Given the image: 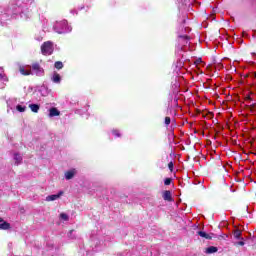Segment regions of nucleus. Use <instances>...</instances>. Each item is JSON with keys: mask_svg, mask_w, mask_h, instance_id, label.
Segmentation results:
<instances>
[{"mask_svg": "<svg viewBox=\"0 0 256 256\" xmlns=\"http://www.w3.org/2000/svg\"><path fill=\"white\" fill-rule=\"evenodd\" d=\"M31 70H26L25 67H20L19 71L21 75H37L38 77H41L44 73L43 68L39 65V63H34L32 66H28Z\"/></svg>", "mask_w": 256, "mask_h": 256, "instance_id": "nucleus-1", "label": "nucleus"}, {"mask_svg": "<svg viewBox=\"0 0 256 256\" xmlns=\"http://www.w3.org/2000/svg\"><path fill=\"white\" fill-rule=\"evenodd\" d=\"M54 31L59 34L71 33L72 28L67 24V20H63L56 23V25L54 26Z\"/></svg>", "mask_w": 256, "mask_h": 256, "instance_id": "nucleus-2", "label": "nucleus"}, {"mask_svg": "<svg viewBox=\"0 0 256 256\" xmlns=\"http://www.w3.org/2000/svg\"><path fill=\"white\" fill-rule=\"evenodd\" d=\"M41 52L43 55H51L53 53V43L45 42L41 46Z\"/></svg>", "mask_w": 256, "mask_h": 256, "instance_id": "nucleus-3", "label": "nucleus"}, {"mask_svg": "<svg viewBox=\"0 0 256 256\" xmlns=\"http://www.w3.org/2000/svg\"><path fill=\"white\" fill-rule=\"evenodd\" d=\"M162 197L164 199V201H173V196L171 195V191L169 190H165L162 194Z\"/></svg>", "mask_w": 256, "mask_h": 256, "instance_id": "nucleus-4", "label": "nucleus"}, {"mask_svg": "<svg viewBox=\"0 0 256 256\" xmlns=\"http://www.w3.org/2000/svg\"><path fill=\"white\" fill-rule=\"evenodd\" d=\"M63 195V191L59 192L58 194L49 195L46 197V201H57Z\"/></svg>", "mask_w": 256, "mask_h": 256, "instance_id": "nucleus-5", "label": "nucleus"}, {"mask_svg": "<svg viewBox=\"0 0 256 256\" xmlns=\"http://www.w3.org/2000/svg\"><path fill=\"white\" fill-rule=\"evenodd\" d=\"M77 173V171L75 169L69 170L65 173V179H67V181L73 179L75 177V174Z\"/></svg>", "mask_w": 256, "mask_h": 256, "instance_id": "nucleus-6", "label": "nucleus"}, {"mask_svg": "<svg viewBox=\"0 0 256 256\" xmlns=\"http://www.w3.org/2000/svg\"><path fill=\"white\" fill-rule=\"evenodd\" d=\"M59 115H61V112H59V110H57V108L50 109V113H49L50 117H59Z\"/></svg>", "mask_w": 256, "mask_h": 256, "instance_id": "nucleus-7", "label": "nucleus"}, {"mask_svg": "<svg viewBox=\"0 0 256 256\" xmlns=\"http://www.w3.org/2000/svg\"><path fill=\"white\" fill-rule=\"evenodd\" d=\"M14 161L15 165H21V163L23 162V157L20 156V154H14Z\"/></svg>", "mask_w": 256, "mask_h": 256, "instance_id": "nucleus-8", "label": "nucleus"}, {"mask_svg": "<svg viewBox=\"0 0 256 256\" xmlns=\"http://www.w3.org/2000/svg\"><path fill=\"white\" fill-rule=\"evenodd\" d=\"M0 229L7 231V229H11V224L2 220V223H0Z\"/></svg>", "mask_w": 256, "mask_h": 256, "instance_id": "nucleus-9", "label": "nucleus"}, {"mask_svg": "<svg viewBox=\"0 0 256 256\" xmlns=\"http://www.w3.org/2000/svg\"><path fill=\"white\" fill-rule=\"evenodd\" d=\"M217 251H219V249L215 246H210L208 248H206L205 253H208L209 255H211V253H217Z\"/></svg>", "mask_w": 256, "mask_h": 256, "instance_id": "nucleus-10", "label": "nucleus"}, {"mask_svg": "<svg viewBox=\"0 0 256 256\" xmlns=\"http://www.w3.org/2000/svg\"><path fill=\"white\" fill-rule=\"evenodd\" d=\"M241 234H242V232L239 229H235L233 231L234 238L235 239H241V241H243V238H241Z\"/></svg>", "mask_w": 256, "mask_h": 256, "instance_id": "nucleus-11", "label": "nucleus"}, {"mask_svg": "<svg viewBox=\"0 0 256 256\" xmlns=\"http://www.w3.org/2000/svg\"><path fill=\"white\" fill-rule=\"evenodd\" d=\"M53 83H61V76L57 73H54L52 76Z\"/></svg>", "mask_w": 256, "mask_h": 256, "instance_id": "nucleus-12", "label": "nucleus"}, {"mask_svg": "<svg viewBox=\"0 0 256 256\" xmlns=\"http://www.w3.org/2000/svg\"><path fill=\"white\" fill-rule=\"evenodd\" d=\"M29 108L31 109V111L33 113H39V105H37V104H30Z\"/></svg>", "mask_w": 256, "mask_h": 256, "instance_id": "nucleus-13", "label": "nucleus"}, {"mask_svg": "<svg viewBox=\"0 0 256 256\" xmlns=\"http://www.w3.org/2000/svg\"><path fill=\"white\" fill-rule=\"evenodd\" d=\"M198 235L204 239H212L211 235L207 234V232L199 231Z\"/></svg>", "mask_w": 256, "mask_h": 256, "instance_id": "nucleus-14", "label": "nucleus"}, {"mask_svg": "<svg viewBox=\"0 0 256 256\" xmlns=\"http://www.w3.org/2000/svg\"><path fill=\"white\" fill-rule=\"evenodd\" d=\"M16 109H17V111H19V113H25V110L27 109V107L21 106V105H17Z\"/></svg>", "mask_w": 256, "mask_h": 256, "instance_id": "nucleus-15", "label": "nucleus"}, {"mask_svg": "<svg viewBox=\"0 0 256 256\" xmlns=\"http://www.w3.org/2000/svg\"><path fill=\"white\" fill-rule=\"evenodd\" d=\"M54 67L56 69H63V62H61V61L55 62Z\"/></svg>", "mask_w": 256, "mask_h": 256, "instance_id": "nucleus-16", "label": "nucleus"}, {"mask_svg": "<svg viewBox=\"0 0 256 256\" xmlns=\"http://www.w3.org/2000/svg\"><path fill=\"white\" fill-rule=\"evenodd\" d=\"M60 218H62L63 221H69V216L67 214H65V213H61L60 214Z\"/></svg>", "mask_w": 256, "mask_h": 256, "instance_id": "nucleus-17", "label": "nucleus"}, {"mask_svg": "<svg viewBox=\"0 0 256 256\" xmlns=\"http://www.w3.org/2000/svg\"><path fill=\"white\" fill-rule=\"evenodd\" d=\"M173 180L171 179V178H166L165 180H164V185H171V182H172Z\"/></svg>", "mask_w": 256, "mask_h": 256, "instance_id": "nucleus-18", "label": "nucleus"}, {"mask_svg": "<svg viewBox=\"0 0 256 256\" xmlns=\"http://www.w3.org/2000/svg\"><path fill=\"white\" fill-rule=\"evenodd\" d=\"M171 124V118L170 117H166L165 118V125H170Z\"/></svg>", "mask_w": 256, "mask_h": 256, "instance_id": "nucleus-19", "label": "nucleus"}, {"mask_svg": "<svg viewBox=\"0 0 256 256\" xmlns=\"http://www.w3.org/2000/svg\"><path fill=\"white\" fill-rule=\"evenodd\" d=\"M73 231H74V230H70L69 233H68V237H69L70 239H75V237L73 236Z\"/></svg>", "mask_w": 256, "mask_h": 256, "instance_id": "nucleus-20", "label": "nucleus"}, {"mask_svg": "<svg viewBox=\"0 0 256 256\" xmlns=\"http://www.w3.org/2000/svg\"><path fill=\"white\" fill-rule=\"evenodd\" d=\"M236 245H240V247H243V245H245V242L244 241H239L236 243Z\"/></svg>", "mask_w": 256, "mask_h": 256, "instance_id": "nucleus-21", "label": "nucleus"}, {"mask_svg": "<svg viewBox=\"0 0 256 256\" xmlns=\"http://www.w3.org/2000/svg\"><path fill=\"white\" fill-rule=\"evenodd\" d=\"M113 134L116 135V137H120L119 131H117V130H114V131H113Z\"/></svg>", "mask_w": 256, "mask_h": 256, "instance_id": "nucleus-22", "label": "nucleus"}, {"mask_svg": "<svg viewBox=\"0 0 256 256\" xmlns=\"http://www.w3.org/2000/svg\"><path fill=\"white\" fill-rule=\"evenodd\" d=\"M168 168H169L170 170L173 169V162H170V163L168 164Z\"/></svg>", "mask_w": 256, "mask_h": 256, "instance_id": "nucleus-23", "label": "nucleus"}, {"mask_svg": "<svg viewBox=\"0 0 256 256\" xmlns=\"http://www.w3.org/2000/svg\"><path fill=\"white\" fill-rule=\"evenodd\" d=\"M182 39H187L188 37L187 36H180Z\"/></svg>", "mask_w": 256, "mask_h": 256, "instance_id": "nucleus-24", "label": "nucleus"}, {"mask_svg": "<svg viewBox=\"0 0 256 256\" xmlns=\"http://www.w3.org/2000/svg\"><path fill=\"white\" fill-rule=\"evenodd\" d=\"M1 222H3V219H2V218H0V223H1Z\"/></svg>", "mask_w": 256, "mask_h": 256, "instance_id": "nucleus-25", "label": "nucleus"}, {"mask_svg": "<svg viewBox=\"0 0 256 256\" xmlns=\"http://www.w3.org/2000/svg\"><path fill=\"white\" fill-rule=\"evenodd\" d=\"M183 23H185V20H183Z\"/></svg>", "mask_w": 256, "mask_h": 256, "instance_id": "nucleus-26", "label": "nucleus"}]
</instances>
